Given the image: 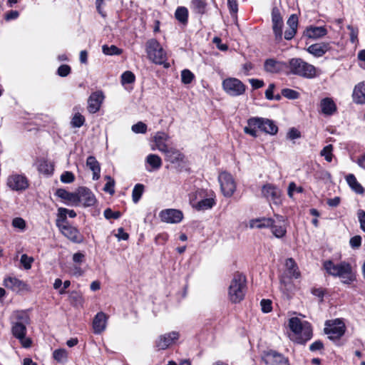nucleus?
Segmentation results:
<instances>
[{
  "mask_svg": "<svg viewBox=\"0 0 365 365\" xmlns=\"http://www.w3.org/2000/svg\"><path fill=\"white\" fill-rule=\"evenodd\" d=\"M11 333L24 349L32 346L33 340L27 336V326L31 323L29 313L25 310H15L10 317Z\"/></svg>",
  "mask_w": 365,
  "mask_h": 365,
  "instance_id": "obj_1",
  "label": "nucleus"
},
{
  "mask_svg": "<svg viewBox=\"0 0 365 365\" xmlns=\"http://www.w3.org/2000/svg\"><path fill=\"white\" fill-rule=\"evenodd\" d=\"M323 267L328 274L339 277L343 284H350L356 280V273L352 266L346 261L335 264L331 260H326Z\"/></svg>",
  "mask_w": 365,
  "mask_h": 365,
  "instance_id": "obj_2",
  "label": "nucleus"
},
{
  "mask_svg": "<svg viewBox=\"0 0 365 365\" xmlns=\"http://www.w3.org/2000/svg\"><path fill=\"white\" fill-rule=\"evenodd\" d=\"M288 326L292 331L290 339L298 344H304L312 336L311 324L307 321H302L298 317L289 319Z\"/></svg>",
  "mask_w": 365,
  "mask_h": 365,
  "instance_id": "obj_3",
  "label": "nucleus"
},
{
  "mask_svg": "<svg viewBox=\"0 0 365 365\" xmlns=\"http://www.w3.org/2000/svg\"><path fill=\"white\" fill-rule=\"evenodd\" d=\"M258 130L267 134L275 135L278 128L273 120L267 118L253 117L248 119L247 125L244 128V132L252 137H257Z\"/></svg>",
  "mask_w": 365,
  "mask_h": 365,
  "instance_id": "obj_4",
  "label": "nucleus"
},
{
  "mask_svg": "<svg viewBox=\"0 0 365 365\" xmlns=\"http://www.w3.org/2000/svg\"><path fill=\"white\" fill-rule=\"evenodd\" d=\"M289 73L300 77L312 79L317 76V68L300 58H293L289 61Z\"/></svg>",
  "mask_w": 365,
  "mask_h": 365,
  "instance_id": "obj_5",
  "label": "nucleus"
},
{
  "mask_svg": "<svg viewBox=\"0 0 365 365\" xmlns=\"http://www.w3.org/2000/svg\"><path fill=\"white\" fill-rule=\"evenodd\" d=\"M246 292V277L240 273L234 274L228 288V297L232 303L240 302Z\"/></svg>",
  "mask_w": 365,
  "mask_h": 365,
  "instance_id": "obj_6",
  "label": "nucleus"
},
{
  "mask_svg": "<svg viewBox=\"0 0 365 365\" xmlns=\"http://www.w3.org/2000/svg\"><path fill=\"white\" fill-rule=\"evenodd\" d=\"M146 52L150 60L156 64H163L166 61V53L155 38L146 42Z\"/></svg>",
  "mask_w": 365,
  "mask_h": 365,
  "instance_id": "obj_7",
  "label": "nucleus"
},
{
  "mask_svg": "<svg viewBox=\"0 0 365 365\" xmlns=\"http://www.w3.org/2000/svg\"><path fill=\"white\" fill-rule=\"evenodd\" d=\"M222 86L225 92L232 97L242 96L246 91V86L236 78H225L222 81Z\"/></svg>",
  "mask_w": 365,
  "mask_h": 365,
  "instance_id": "obj_8",
  "label": "nucleus"
},
{
  "mask_svg": "<svg viewBox=\"0 0 365 365\" xmlns=\"http://www.w3.org/2000/svg\"><path fill=\"white\" fill-rule=\"evenodd\" d=\"M218 181L223 195L226 197L232 196L237 187L232 175L226 171L222 172L218 176Z\"/></svg>",
  "mask_w": 365,
  "mask_h": 365,
  "instance_id": "obj_9",
  "label": "nucleus"
},
{
  "mask_svg": "<svg viewBox=\"0 0 365 365\" xmlns=\"http://www.w3.org/2000/svg\"><path fill=\"white\" fill-rule=\"evenodd\" d=\"M180 334L177 331H172L160 335L155 341V347L158 350H165L175 344L180 339Z\"/></svg>",
  "mask_w": 365,
  "mask_h": 365,
  "instance_id": "obj_10",
  "label": "nucleus"
},
{
  "mask_svg": "<svg viewBox=\"0 0 365 365\" xmlns=\"http://www.w3.org/2000/svg\"><path fill=\"white\" fill-rule=\"evenodd\" d=\"M324 332L329 335L331 339H338L341 338L345 332V324L339 319L334 321H327Z\"/></svg>",
  "mask_w": 365,
  "mask_h": 365,
  "instance_id": "obj_11",
  "label": "nucleus"
},
{
  "mask_svg": "<svg viewBox=\"0 0 365 365\" xmlns=\"http://www.w3.org/2000/svg\"><path fill=\"white\" fill-rule=\"evenodd\" d=\"M8 187L14 191H22L28 188L29 184L26 177L21 174H12L7 178Z\"/></svg>",
  "mask_w": 365,
  "mask_h": 365,
  "instance_id": "obj_12",
  "label": "nucleus"
},
{
  "mask_svg": "<svg viewBox=\"0 0 365 365\" xmlns=\"http://www.w3.org/2000/svg\"><path fill=\"white\" fill-rule=\"evenodd\" d=\"M77 202L76 206L84 207L93 206L96 203V197L93 193L87 187H81L76 190Z\"/></svg>",
  "mask_w": 365,
  "mask_h": 365,
  "instance_id": "obj_13",
  "label": "nucleus"
},
{
  "mask_svg": "<svg viewBox=\"0 0 365 365\" xmlns=\"http://www.w3.org/2000/svg\"><path fill=\"white\" fill-rule=\"evenodd\" d=\"M104 98L105 96L102 91L91 93L88 98V111L90 113H97L100 110Z\"/></svg>",
  "mask_w": 365,
  "mask_h": 365,
  "instance_id": "obj_14",
  "label": "nucleus"
},
{
  "mask_svg": "<svg viewBox=\"0 0 365 365\" xmlns=\"http://www.w3.org/2000/svg\"><path fill=\"white\" fill-rule=\"evenodd\" d=\"M262 195L275 205L282 202L280 190L272 184H266L262 188Z\"/></svg>",
  "mask_w": 365,
  "mask_h": 365,
  "instance_id": "obj_15",
  "label": "nucleus"
},
{
  "mask_svg": "<svg viewBox=\"0 0 365 365\" xmlns=\"http://www.w3.org/2000/svg\"><path fill=\"white\" fill-rule=\"evenodd\" d=\"M262 361L267 365H289L287 359L273 350L264 352L262 356Z\"/></svg>",
  "mask_w": 365,
  "mask_h": 365,
  "instance_id": "obj_16",
  "label": "nucleus"
},
{
  "mask_svg": "<svg viewBox=\"0 0 365 365\" xmlns=\"http://www.w3.org/2000/svg\"><path fill=\"white\" fill-rule=\"evenodd\" d=\"M275 218L273 219V223L270 226L272 234L277 238H282L285 236L287 233V222L284 217L276 215Z\"/></svg>",
  "mask_w": 365,
  "mask_h": 365,
  "instance_id": "obj_17",
  "label": "nucleus"
},
{
  "mask_svg": "<svg viewBox=\"0 0 365 365\" xmlns=\"http://www.w3.org/2000/svg\"><path fill=\"white\" fill-rule=\"evenodd\" d=\"M160 217L163 222L175 224L182 221L183 214L179 210L166 209L160 212Z\"/></svg>",
  "mask_w": 365,
  "mask_h": 365,
  "instance_id": "obj_18",
  "label": "nucleus"
},
{
  "mask_svg": "<svg viewBox=\"0 0 365 365\" xmlns=\"http://www.w3.org/2000/svg\"><path fill=\"white\" fill-rule=\"evenodd\" d=\"M58 229L66 237L75 243H81L83 240V237L79 230L71 225L66 224Z\"/></svg>",
  "mask_w": 365,
  "mask_h": 365,
  "instance_id": "obj_19",
  "label": "nucleus"
},
{
  "mask_svg": "<svg viewBox=\"0 0 365 365\" xmlns=\"http://www.w3.org/2000/svg\"><path fill=\"white\" fill-rule=\"evenodd\" d=\"M331 48L329 43L322 42L309 46L307 51L314 57L319 58L330 51Z\"/></svg>",
  "mask_w": 365,
  "mask_h": 365,
  "instance_id": "obj_20",
  "label": "nucleus"
},
{
  "mask_svg": "<svg viewBox=\"0 0 365 365\" xmlns=\"http://www.w3.org/2000/svg\"><path fill=\"white\" fill-rule=\"evenodd\" d=\"M108 316L103 312L97 313L93 321V328L95 334H99L106 328Z\"/></svg>",
  "mask_w": 365,
  "mask_h": 365,
  "instance_id": "obj_21",
  "label": "nucleus"
},
{
  "mask_svg": "<svg viewBox=\"0 0 365 365\" xmlns=\"http://www.w3.org/2000/svg\"><path fill=\"white\" fill-rule=\"evenodd\" d=\"M170 137L165 132H157L154 137L153 140L156 148L161 153H163L169 147L168 142L170 140Z\"/></svg>",
  "mask_w": 365,
  "mask_h": 365,
  "instance_id": "obj_22",
  "label": "nucleus"
},
{
  "mask_svg": "<svg viewBox=\"0 0 365 365\" xmlns=\"http://www.w3.org/2000/svg\"><path fill=\"white\" fill-rule=\"evenodd\" d=\"M4 285L14 292H19L26 289V284L21 280L14 277H7L4 280Z\"/></svg>",
  "mask_w": 365,
  "mask_h": 365,
  "instance_id": "obj_23",
  "label": "nucleus"
},
{
  "mask_svg": "<svg viewBox=\"0 0 365 365\" xmlns=\"http://www.w3.org/2000/svg\"><path fill=\"white\" fill-rule=\"evenodd\" d=\"M286 67V63L274 58H268L264 61V69L267 73H279Z\"/></svg>",
  "mask_w": 365,
  "mask_h": 365,
  "instance_id": "obj_24",
  "label": "nucleus"
},
{
  "mask_svg": "<svg viewBox=\"0 0 365 365\" xmlns=\"http://www.w3.org/2000/svg\"><path fill=\"white\" fill-rule=\"evenodd\" d=\"M287 24L288 26V29L284 31V38L286 40L292 39L297 31L298 26V17L296 14H292L287 21Z\"/></svg>",
  "mask_w": 365,
  "mask_h": 365,
  "instance_id": "obj_25",
  "label": "nucleus"
},
{
  "mask_svg": "<svg viewBox=\"0 0 365 365\" xmlns=\"http://www.w3.org/2000/svg\"><path fill=\"white\" fill-rule=\"evenodd\" d=\"M319 106L321 112L324 115H332L336 113L337 110L335 102L332 98L328 97L322 99Z\"/></svg>",
  "mask_w": 365,
  "mask_h": 365,
  "instance_id": "obj_26",
  "label": "nucleus"
},
{
  "mask_svg": "<svg viewBox=\"0 0 365 365\" xmlns=\"http://www.w3.org/2000/svg\"><path fill=\"white\" fill-rule=\"evenodd\" d=\"M163 153L165 154L166 160L171 163L182 162L184 160V155L173 147H168Z\"/></svg>",
  "mask_w": 365,
  "mask_h": 365,
  "instance_id": "obj_27",
  "label": "nucleus"
},
{
  "mask_svg": "<svg viewBox=\"0 0 365 365\" xmlns=\"http://www.w3.org/2000/svg\"><path fill=\"white\" fill-rule=\"evenodd\" d=\"M352 98L353 101L356 104L365 103V81L359 83L355 86Z\"/></svg>",
  "mask_w": 365,
  "mask_h": 365,
  "instance_id": "obj_28",
  "label": "nucleus"
},
{
  "mask_svg": "<svg viewBox=\"0 0 365 365\" xmlns=\"http://www.w3.org/2000/svg\"><path fill=\"white\" fill-rule=\"evenodd\" d=\"M86 166L93 172V180H98L101 177V166L94 156L87 158Z\"/></svg>",
  "mask_w": 365,
  "mask_h": 365,
  "instance_id": "obj_29",
  "label": "nucleus"
},
{
  "mask_svg": "<svg viewBox=\"0 0 365 365\" xmlns=\"http://www.w3.org/2000/svg\"><path fill=\"white\" fill-rule=\"evenodd\" d=\"M56 195L64 200H66L68 203L76 206L78 200L76 191L70 192L65 189L59 188L56 191Z\"/></svg>",
  "mask_w": 365,
  "mask_h": 365,
  "instance_id": "obj_30",
  "label": "nucleus"
},
{
  "mask_svg": "<svg viewBox=\"0 0 365 365\" xmlns=\"http://www.w3.org/2000/svg\"><path fill=\"white\" fill-rule=\"evenodd\" d=\"M285 266L289 277L294 279H298L299 277L300 272L296 262L292 258H288L286 260Z\"/></svg>",
  "mask_w": 365,
  "mask_h": 365,
  "instance_id": "obj_31",
  "label": "nucleus"
},
{
  "mask_svg": "<svg viewBox=\"0 0 365 365\" xmlns=\"http://www.w3.org/2000/svg\"><path fill=\"white\" fill-rule=\"evenodd\" d=\"M145 162L151 167V168H147V170L151 172L153 170H157L162 166L161 158L155 154H149L145 159Z\"/></svg>",
  "mask_w": 365,
  "mask_h": 365,
  "instance_id": "obj_32",
  "label": "nucleus"
},
{
  "mask_svg": "<svg viewBox=\"0 0 365 365\" xmlns=\"http://www.w3.org/2000/svg\"><path fill=\"white\" fill-rule=\"evenodd\" d=\"M273 223L272 218H257L250 220V226L251 228H267L270 227V226Z\"/></svg>",
  "mask_w": 365,
  "mask_h": 365,
  "instance_id": "obj_33",
  "label": "nucleus"
},
{
  "mask_svg": "<svg viewBox=\"0 0 365 365\" xmlns=\"http://www.w3.org/2000/svg\"><path fill=\"white\" fill-rule=\"evenodd\" d=\"M346 181L349 187L356 193L363 194L364 192V187L357 181L354 174H349L346 176Z\"/></svg>",
  "mask_w": 365,
  "mask_h": 365,
  "instance_id": "obj_34",
  "label": "nucleus"
},
{
  "mask_svg": "<svg viewBox=\"0 0 365 365\" xmlns=\"http://www.w3.org/2000/svg\"><path fill=\"white\" fill-rule=\"evenodd\" d=\"M215 205V200L212 197H206L200 200L196 204H193V207H195L198 210H205L207 209H210Z\"/></svg>",
  "mask_w": 365,
  "mask_h": 365,
  "instance_id": "obj_35",
  "label": "nucleus"
},
{
  "mask_svg": "<svg viewBox=\"0 0 365 365\" xmlns=\"http://www.w3.org/2000/svg\"><path fill=\"white\" fill-rule=\"evenodd\" d=\"M207 4L205 0H192L191 9L198 14H204L206 11Z\"/></svg>",
  "mask_w": 365,
  "mask_h": 365,
  "instance_id": "obj_36",
  "label": "nucleus"
},
{
  "mask_svg": "<svg viewBox=\"0 0 365 365\" xmlns=\"http://www.w3.org/2000/svg\"><path fill=\"white\" fill-rule=\"evenodd\" d=\"M175 16L178 21L185 24L187 22L188 11L185 7H178L175 11Z\"/></svg>",
  "mask_w": 365,
  "mask_h": 365,
  "instance_id": "obj_37",
  "label": "nucleus"
},
{
  "mask_svg": "<svg viewBox=\"0 0 365 365\" xmlns=\"http://www.w3.org/2000/svg\"><path fill=\"white\" fill-rule=\"evenodd\" d=\"M307 34L310 38H320L327 34V29L322 26L311 27L308 29Z\"/></svg>",
  "mask_w": 365,
  "mask_h": 365,
  "instance_id": "obj_38",
  "label": "nucleus"
},
{
  "mask_svg": "<svg viewBox=\"0 0 365 365\" xmlns=\"http://www.w3.org/2000/svg\"><path fill=\"white\" fill-rule=\"evenodd\" d=\"M66 208L59 207L58 209L57 218L56 220V225L59 228L62 225L67 224V214L66 213Z\"/></svg>",
  "mask_w": 365,
  "mask_h": 365,
  "instance_id": "obj_39",
  "label": "nucleus"
},
{
  "mask_svg": "<svg viewBox=\"0 0 365 365\" xmlns=\"http://www.w3.org/2000/svg\"><path fill=\"white\" fill-rule=\"evenodd\" d=\"M144 192V185L143 184H136L132 192V199L134 203H137Z\"/></svg>",
  "mask_w": 365,
  "mask_h": 365,
  "instance_id": "obj_40",
  "label": "nucleus"
},
{
  "mask_svg": "<svg viewBox=\"0 0 365 365\" xmlns=\"http://www.w3.org/2000/svg\"><path fill=\"white\" fill-rule=\"evenodd\" d=\"M53 356L58 362H65L67 360L68 352L64 349H56L53 351Z\"/></svg>",
  "mask_w": 365,
  "mask_h": 365,
  "instance_id": "obj_41",
  "label": "nucleus"
},
{
  "mask_svg": "<svg viewBox=\"0 0 365 365\" xmlns=\"http://www.w3.org/2000/svg\"><path fill=\"white\" fill-rule=\"evenodd\" d=\"M103 53L105 55H119L121 53V50L114 45L107 46L103 45L102 47Z\"/></svg>",
  "mask_w": 365,
  "mask_h": 365,
  "instance_id": "obj_42",
  "label": "nucleus"
},
{
  "mask_svg": "<svg viewBox=\"0 0 365 365\" xmlns=\"http://www.w3.org/2000/svg\"><path fill=\"white\" fill-rule=\"evenodd\" d=\"M105 178L107 180V182L103 187V190L110 195H113L115 192L114 187L115 183L114 179L109 175H106Z\"/></svg>",
  "mask_w": 365,
  "mask_h": 365,
  "instance_id": "obj_43",
  "label": "nucleus"
},
{
  "mask_svg": "<svg viewBox=\"0 0 365 365\" xmlns=\"http://www.w3.org/2000/svg\"><path fill=\"white\" fill-rule=\"evenodd\" d=\"M84 123L85 118L79 113H75L71 121V124L73 128H80L84 124Z\"/></svg>",
  "mask_w": 365,
  "mask_h": 365,
  "instance_id": "obj_44",
  "label": "nucleus"
},
{
  "mask_svg": "<svg viewBox=\"0 0 365 365\" xmlns=\"http://www.w3.org/2000/svg\"><path fill=\"white\" fill-rule=\"evenodd\" d=\"M333 146L332 145H328L325 146L320 152V155L324 158V159L330 163L332 160L333 157Z\"/></svg>",
  "mask_w": 365,
  "mask_h": 365,
  "instance_id": "obj_45",
  "label": "nucleus"
},
{
  "mask_svg": "<svg viewBox=\"0 0 365 365\" xmlns=\"http://www.w3.org/2000/svg\"><path fill=\"white\" fill-rule=\"evenodd\" d=\"M195 78L194 74L188 69H184L181 72V81L184 84L190 83Z\"/></svg>",
  "mask_w": 365,
  "mask_h": 365,
  "instance_id": "obj_46",
  "label": "nucleus"
},
{
  "mask_svg": "<svg viewBox=\"0 0 365 365\" xmlns=\"http://www.w3.org/2000/svg\"><path fill=\"white\" fill-rule=\"evenodd\" d=\"M281 93L284 97L291 100H295L299 97V93L297 91L290 88H283Z\"/></svg>",
  "mask_w": 365,
  "mask_h": 365,
  "instance_id": "obj_47",
  "label": "nucleus"
},
{
  "mask_svg": "<svg viewBox=\"0 0 365 365\" xmlns=\"http://www.w3.org/2000/svg\"><path fill=\"white\" fill-rule=\"evenodd\" d=\"M282 26L283 24H272L275 41L277 42H280L282 40Z\"/></svg>",
  "mask_w": 365,
  "mask_h": 365,
  "instance_id": "obj_48",
  "label": "nucleus"
},
{
  "mask_svg": "<svg viewBox=\"0 0 365 365\" xmlns=\"http://www.w3.org/2000/svg\"><path fill=\"white\" fill-rule=\"evenodd\" d=\"M38 170L40 173L50 175L53 172V168L46 161H41L38 166Z\"/></svg>",
  "mask_w": 365,
  "mask_h": 365,
  "instance_id": "obj_49",
  "label": "nucleus"
},
{
  "mask_svg": "<svg viewBox=\"0 0 365 365\" xmlns=\"http://www.w3.org/2000/svg\"><path fill=\"white\" fill-rule=\"evenodd\" d=\"M135 75L129 71H125L121 75V83L123 85L126 83H132L135 81Z\"/></svg>",
  "mask_w": 365,
  "mask_h": 365,
  "instance_id": "obj_50",
  "label": "nucleus"
},
{
  "mask_svg": "<svg viewBox=\"0 0 365 365\" xmlns=\"http://www.w3.org/2000/svg\"><path fill=\"white\" fill-rule=\"evenodd\" d=\"M131 130L135 133L144 134L147 132V125L144 123L140 121L132 125Z\"/></svg>",
  "mask_w": 365,
  "mask_h": 365,
  "instance_id": "obj_51",
  "label": "nucleus"
},
{
  "mask_svg": "<svg viewBox=\"0 0 365 365\" xmlns=\"http://www.w3.org/2000/svg\"><path fill=\"white\" fill-rule=\"evenodd\" d=\"M34 262V258L29 257L27 255L24 254L21 257V263L24 266V269H29L31 267V264Z\"/></svg>",
  "mask_w": 365,
  "mask_h": 365,
  "instance_id": "obj_52",
  "label": "nucleus"
},
{
  "mask_svg": "<svg viewBox=\"0 0 365 365\" xmlns=\"http://www.w3.org/2000/svg\"><path fill=\"white\" fill-rule=\"evenodd\" d=\"M272 302L270 299H263L260 302L261 309L264 313H269L272 309Z\"/></svg>",
  "mask_w": 365,
  "mask_h": 365,
  "instance_id": "obj_53",
  "label": "nucleus"
},
{
  "mask_svg": "<svg viewBox=\"0 0 365 365\" xmlns=\"http://www.w3.org/2000/svg\"><path fill=\"white\" fill-rule=\"evenodd\" d=\"M75 180L74 175L69 171H65L61 175V180L64 183H71Z\"/></svg>",
  "mask_w": 365,
  "mask_h": 365,
  "instance_id": "obj_54",
  "label": "nucleus"
},
{
  "mask_svg": "<svg viewBox=\"0 0 365 365\" xmlns=\"http://www.w3.org/2000/svg\"><path fill=\"white\" fill-rule=\"evenodd\" d=\"M12 225L15 228H18L20 230H24L26 228V222L21 217H15L12 220Z\"/></svg>",
  "mask_w": 365,
  "mask_h": 365,
  "instance_id": "obj_55",
  "label": "nucleus"
},
{
  "mask_svg": "<svg viewBox=\"0 0 365 365\" xmlns=\"http://www.w3.org/2000/svg\"><path fill=\"white\" fill-rule=\"evenodd\" d=\"M120 216H121V213L119 211L113 212L110 208H107L104 211V217L107 220L118 219Z\"/></svg>",
  "mask_w": 365,
  "mask_h": 365,
  "instance_id": "obj_56",
  "label": "nucleus"
},
{
  "mask_svg": "<svg viewBox=\"0 0 365 365\" xmlns=\"http://www.w3.org/2000/svg\"><path fill=\"white\" fill-rule=\"evenodd\" d=\"M302 193L304 191L302 187H297L296 184L294 182H292L289 184L288 187V195L289 197H293L294 192Z\"/></svg>",
  "mask_w": 365,
  "mask_h": 365,
  "instance_id": "obj_57",
  "label": "nucleus"
},
{
  "mask_svg": "<svg viewBox=\"0 0 365 365\" xmlns=\"http://www.w3.org/2000/svg\"><path fill=\"white\" fill-rule=\"evenodd\" d=\"M71 73V67L68 65H61L57 70V73L61 77H66Z\"/></svg>",
  "mask_w": 365,
  "mask_h": 365,
  "instance_id": "obj_58",
  "label": "nucleus"
},
{
  "mask_svg": "<svg viewBox=\"0 0 365 365\" xmlns=\"http://www.w3.org/2000/svg\"><path fill=\"white\" fill-rule=\"evenodd\" d=\"M272 24H283L282 18L277 9H273L272 12Z\"/></svg>",
  "mask_w": 365,
  "mask_h": 365,
  "instance_id": "obj_59",
  "label": "nucleus"
},
{
  "mask_svg": "<svg viewBox=\"0 0 365 365\" xmlns=\"http://www.w3.org/2000/svg\"><path fill=\"white\" fill-rule=\"evenodd\" d=\"M349 243L352 248H359L361 244V237L359 235H356L350 239Z\"/></svg>",
  "mask_w": 365,
  "mask_h": 365,
  "instance_id": "obj_60",
  "label": "nucleus"
},
{
  "mask_svg": "<svg viewBox=\"0 0 365 365\" xmlns=\"http://www.w3.org/2000/svg\"><path fill=\"white\" fill-rule=\"evenodd\" d=\"M249 82L251 84L253 89H258L264 86V83L262 80L257 78L249 79Z\"/></svg>",
  "mask_w": 365,
  "mask_h": 365,
  "instance_id": "obj_61",
  "label": "nucleus"
},
{
  "mask_svg": "<svg viewBox=\"0 0 365 365\" xmlns=\"http://www.w3.org/2000/svg\"><path fill=\"white\" fill-rule=\"evenodd\" d=\"M357 215L360 222V227L364 232H365V212L363 210H359Z\"/></svg>",
  "mask_w": 365,
  "mask_h": 365,
  "instance_id": "obj_62",
  "label": "nucleus"
},
{
  "mask_svg": "<svg viewBox=\"0 0 365 365\" xmlns=\"http://www.w3.org/2000/svg\"><path fill=\"white\" fill-rule=\"evenodd\" d=\"M115 237L118 240H127L129 237V235L124 231L123 227H120L118 229V232L115 235Z\"/></svg>",
  "mask_w": 365,
  "mask_h": 365,
  "instance_id": "obj_63",
  "label": "nucleus"
},
{
  "mask_svg": "<svg viewBox=\"0 0 365 365\" xmlns=\"http://www.w3.org/2000/svg\"><path fill=\"white\" fill-rule=\"evenodd\" d=\"M358 59L360 61V67L365 69V49L361 50L359 52Z\"/></svg>",
  "mask_w": 365,
  "mask_h": 365,
  "instance_id": "obj_64",
  "label": "nucleus"
}]
</instances>
